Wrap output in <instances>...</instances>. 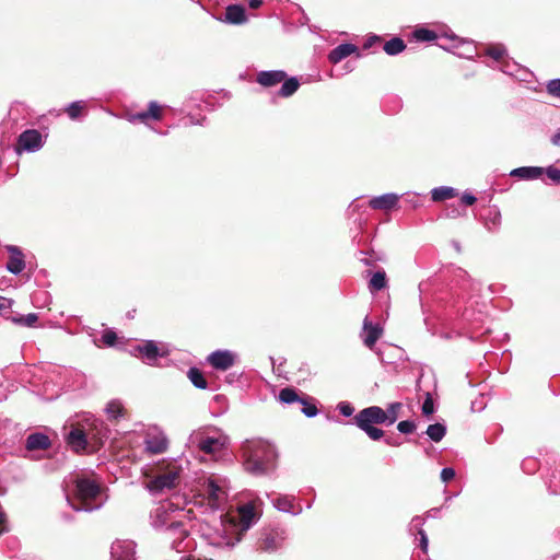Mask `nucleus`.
Listing matches in <instances>:
<instances>
[{
  "label": "nucleus",
  "mask_w": 560,
  "mask_h": 560,
  "mask_svg": "<svg viewBox=\"0 0 560 560\" xmlns=\"http://www.w3.org/2000/svg\"><path fill=\"white\" fill-rule=\"evenodd\" d=\"M184 506L173 499L160 502L150 513V523L158 530H164L171 548L185 552L190 548L191 539L183 521Z\"/></svg>",
  "instance_id": "nucleus-1"
},
{
  "label": "nucleus",
  "mask_w": 560,
  "mask_h": 560,
  "mask_svg": "<svg viewBox=\"0 0 560 560\" xmlns=\"http://www.w3.org/2000/svg\"><path fill=\"white\" fill-rule=\"evenodd\" d=\"M107 438V428L103 421L94 416L84 415L75 422L69 423V431L65 434L67 445L75 453L94 448Z\"/></svg>",
  "instance_id": "nucleus-2"
},
{
  "label": "nucleus",
  "mask_w": 560,
  "mask_h": 560,
  "mask_svg": "<svg viewBox=\"0 0 560 560\" xmlns=\"http://www.w3.org/2000/svg\"><path fill=\"white\" fill-rule=\"evenodd\" d=\"M242 451L247 472L262 476L275 469L277 451L272 444L262 440L246 441Z\"/></svg>",
  "instance_id": "nucleus-3"
},
{
  "label": "nucleus",
  "mask_w": 560,
  "mask_h": 560,
  "mask_svg": "<svg viewBox=\"0 0 560 560\" xmlns=\"http://www.w3.org/2000/svg\"><path fill=\"white\" fill-rule=\"evenodd\" d=\"M101 492L100 485L89 478H79L75 481L72 497L66 495L68 504L77 512H92L98 510L103 503L96 502Z\"/></svg>",
  "instance_id": "nucleus-4"
},
{
  "label": "nucleus",
  "mask_w": 560,
  "mask_h": 560,
  "mask_svg": "<svg viewBox=\"0 0 560 560\" xmlns=\"http://www.w3.org/2000/svg\"><path fill=\"white\" fill-rule=\"evenodd\" d=\"M183 467L177 459L164 460L158 466L155 476L147 483L152 494L164 493L174 489L180 479Z\"/></svg>",
  "instance_id": "nucleus-5"
},
{
  "label": "nucleus",
  "mask_w": 560,
  "mask_h": 560,
  "mask_svg": "<svg viewBox=\"0 0 560 560\" xmlns=\"http://www.w3.org/2000/svg\"><path fill=\"white\" fill-rule=\"evenodd\" d=\"M384 421L383 409L378 406L362 409L353 419L354 424L373 441H378L384 436V431L373 424H384Z\"/></svg>",
  "instance_id": "nucleus-6"
},
{
  "label": "nucleus",
  "mask_w": 560,
  "mask_h": 560,
  "mask_svg": "<svg viewBox=\"0 0 560 560\" xmlns=\"http://www.w3.org/2000/svg\"><path fill=\"white\" fill-rule=\"evenodd\" d=\"M287 539V530L281 527L264 528L257 540V549L265 552H275L282 548Z\"/></svg>",
  "instance_id": "nucleus-7"
},
{
  "label": "nucleus",
  "mask_w": 560,
  "mask_h": 560,
  "mask_svg": "<svg viewBox=\"0 0 560 560\" xmlns=\"http://www.w3.org/2000/svg\"><path fill=\"white\" fill-rule=\"evenodd\" d=\"M226 436H207L202 430L195 431L189 436V443L206 454H213L226 445Z\"/></svg>",
  "instance_id": "nucleus-8"
},
{
  "label": "nucleus",
  "mask_w": 560,
  "mask_h": 560,
  "mask_svg": "<svg viewBox=\"0 0 560 560\" xmlns=\"http://www.w3.org/2000/svg\"><path fill=\"white\" fill-rule=\"evenodd\" d=\"M3 248L9 254V259L5 264V269L14 275H21L26 268L25 255L23 250L16 245L7 244Z\"/></svg>",
  "instance_id": "nucleus-9"
},
{
  "label": "nucleus",
  "mask_w": 560,
  "mask_h": 560,
  "mask_svg": "<svg viewBox=\"0 0 560 560\" xmlns=\"http://www.w3.org/2000/svg\"><path fill=\"white\" fill-rule=\"evenodd\" d=\"M163 118L162 106L156 101L148 104V109L135 114H129L127 119L131 124H143L149 126L150 120H161Z\"/></svg>",
  "instance_id": "nucleus-10"
},
{
  "label": "nucleus",
  "mask_w": 560,
  "mask_h": 560,
  "mask_svg": "<svg viewBox=\"0 0 560 560\" xmlns=\"http://www.w3.org/2000/svg\"><path fill=\"white\" fill-rule=\"evenodd\" d=\"M138 355L144 363L149 365L155 364L159 358L166 355V351L158 347L155 341L148 340L135 348Z\"/></svg>",
  "instance_id": "nucleus-11"
},
{
  "label": "nucleus",
  "mask_w": 560,
  "mask_h": 560,
  "mask_svg": "<svg viewBox=\"0 0 560 560\" xmlns=\"http://www.w3.org/2000/svg\"><path fill=\"white\" fill-rule=\"evenodd\" d=\"M22 428L12 420H0V443L3 445L13 446L22 440Z\"/></svg>",
  "instance_id": "nucleus-12"
},
{
  "label": "nucleus",
  "mask_w": 560,
  "mask_h": 560,
  "mask_svg": "<svg viewBox=\"0 0 560 560\" xmlns=\"http://www.w3.org/2000/svg\"><path fill=\"white\" fill-rule=\"evenodd\" d=\"M236 359L237 355L230 350H215L208 355L207 361L213 369L226 371L234 365Z\"/></svg>",
  "instance_id": "nucleus-13"
},
{
  "label": "nucleus",
  "mask_w": 560,
  "mask_h": 560,
  "mask_svg": "<svg viewBox=\"0 0 560 560\" xmlns=\"http://www.w3.org/2000/svg\"><path fill=\"white\" fill-rule=\"evenodd\" d=\"M136 544L132 540H116L112 544V560H136Z\"/></svg>",
  "instance_id": "nucleus-14"
},
{
  "label": "nucleus",
  "mask_w": 560,
  "mask_h": 560,
  "mask_svg": "<svg viewBox=\"0 0 560 560\" xmlns=\"http://www.w3.org/2000/svg\"><path fill=\"white\" fill-rule=\"evenodd\" d=\"M205 493L209 499V504L211 508L220 510L223 508L228 493L221 488L213 479H209L205 485Z\"/></svg>",
  "instance_id": "nucleus-15"
},
{
  "label": "nucleus",
  "mask_w": 560,
  "mask_h": 560,
  "mask_svg": "<svg viewBox=\"0 0 560 560\" xmlns=\"http://www.w3.org/2000/svg\"><path fill=\"white\" fill-rule=\"evenodd\" d=\"M18 145L27 152H35L39 150L43 145L40 132L35 129L23 131L19 136Z\"/></svg>",
  "instance_id": "nucleus-16"
},
{
  "label": "nucleus",
  "mask_w": 560,
  "mask_h": 560,
  "mask_svg": "<svg viewBox=\"0 0 560 560\" xmlns=\"http://www.w3.org/2000/svg\"><path fill=\"white\" fill-rule=\"evenodd\" d=\"M145 451L151 454H161L166 451L168 441L161 431L149 432L144 440Z\"/></svg>",
  "instance_id": "nucleus-17"
},
{
  "label": "nucleus",
  "mask_w": 560,
  "mask_h": 560,
  "mask_svg": "<svg viewBox=\"0 0 560 560\" xmlns=\"http://www.w3.org/2000/svg\"><path fill=\"white\" fill-rule=\"evenodd\" d=\"M268 498H270L271 504L280 512L290 513L292 515H299L302 513L301 505L298 508L294 506L293 502L295 498L293 495L278 494L276 497H271L268 494Z\"/></svg>",
  "instance_id": "nucleus-18"
},
{
  "label": "nucleus",
  "mask_w": 560,
  "mask_h": 560,
  "mask_svg": "<svg viewBox=\"0 0 560 560\" xmlns=\"http://www.w3.org/2000/svg\"><path fill=\"white\" fill-rule=\"evenodd\" d=\"M399 201V196L394 192L384 194L373 197L369 200V205L374 210L388 211L394 209Z\"/></svg>",
  "instance_id": "nucleus-19"
},
{
  "label": "nucleus",
  "mask_w": 560,
  "mask_h": 560,
  "mask_svg": "<svg viewBox=\"0 0 560 560\" xmlns=\"http://www.w3.org/2000/svg\"><path fill=\"white\" fill-rule=\"evenodd\" d=\"M383 329L378 324H372L369 320V317L366 316L363 320V332H362V340L363 343L372 349L378 338L382 336Z\"/></svg>",
  "instance_id": "nucleus-20"
},
{
  "label": "nucleus",
  "mask_w": 560,
  "mask_h": 560,
  "mask_svg": "<svg viewBox=\"0 0 560 560\" xmlns=\"http://www.w3.org/2000/svg\"><path fill=\"white\" fill-rule=\"evenodd\" d=\"M285 78L287 73L283 70H267L258 72L256 81L265 88H272Z\"/></svg>",
  "instance_id": "nucleus-21"
},
{
  "label": "nucleus",
  "mask_w": 560,
  "mask_h": 560,
  "mask_svg": "<svg viewBox=\"0 0 560 560\" xmlns=\"http://www.w3.org/2000/svg\"><path fill=\"white\" fill-rule=\"evenodd\" d=\"M50 439L42 432L30 434L25 441V448L27 451H43L50 447Z\"/></svg>",
  "instance_id": "nucleus-22"
},
{
  "label": "nucleus",
  "mask_w": 560,
  "mask_h": 560,
  "mask_svg": "<svg viewBox=\"0 0 560 560\" xmlns=\"http://www.w3.org/2000/svg\"><path fill=\"white\" fill-rule=\"evenodd\" d=\"M358 51V47L350 43H343L335 47L329 54H328V60L329 62L336 65L340 62L342 59L349 57L350 55Z\"/></svg>",
  "instance_id": "nucleus-23"
},
{
  "label": "nucleus",
  "mask_w": 560,
  "mask_h": 560,
  "mask_svg": "<svg viewBox=\"0 0 560 560\" xmlns=\"http://www.w3.org/2000/svg\"><path fill=\"white\" fill-rule=\"evenodd\" d=\"M240 527L242 532H246L255 523L256 513L250 503L243 504L238 508Z\"/></svg>",
  "instance_id": "nucleus-24"
},
{
  "label": "nucleus",
  "mask_w": 560,
  "mask_h": 560,
  "mask_svg": "<svg viewBox=\"0 0 560 560\" xmlns=\"http://www.w3.org/2000/svg\"><path fill=\"white\" fill-rule=\"evenodd\" d=\"M224 21L230 24L240 25L246 22L245 9L238 4L228 5L225 9Z\"/></svg>",
  "instance_id": "nucleus-25"
},
{
  "label": "nucleus",
  "mask_w": 560,
  "mask_h": 560,
  "mask_svg": "<svg viewBox=\"0 0 560 560\" xmlns=\"http://www.w3.org/2000/svg\"><path fill=\"white\" fill-rule=\"evenodd\" d=\"M544 172L545 168L540 166H522L511 171L510 175L521 179L530 180L539 178Z\"/></svg>",
  "instance_id": "nucleus-26"
},
{
  "label": "nucleus",
  "mask_w": 560,
  "mask_h": 560,
  "mask_svg": "<svg viewBox=\"0 0 560 560\" xmlns=\"http://www.w3.org/2000/svg\"><path fill=\"white\" fill-rule=\"evenodd\" d=\"M455 196H457L456 189L448 186H440L431 190V198L435 202L444 201L446 199L454 198Z\"/></svg>",
  "instance_id": "nucleus-27"
},
{
  "label": "nucleus",
  "mask_w": 560,
  "mask_h": 560,
  "mask_svg": "<svg viewBox=\"0 0 560 560\" xmlns=\"http://www.w3.org/2000/svg\"><path fill=\"white\" fill-rule=\"evenodd\" d=\"M383 49L388 56H397L406 49V44L400 37H393L384 44Z\"/></svg>",
  "instance_id": "nucleus-28"
},
{
  "label": "nucleus",
  "mask_w": 560,
  "mask_h": 560,
  "mask_svg": "<svg viewBox=\"0 0 560 560\" xmlns=\"http://www.w3.org/2000/svg\"><path fill=\"white\" fill-rule=\"evenodd\" d=\"M387 287V278L384 270H377L374 272L369 282V289L371 292L381 291Z\"/></svg>",
  "instance_id": "nucleus-29"
},
{
  "label": "nucleus",
  "mask_w": 560,
  "mask_h": 560,
  "mask_svg": "<svg viewBox=\"0 0 560 560\" xmlns=\"http://www.w3.org/2000/svg\"><path fill=\"white\" fill-rule=\"evenodd\" d=\"M300 86V82L295 77L284 79L278 94L282 97H289L293 95Z\"/></svg>",
  "instance_id": "nucleus-30"
},
{
  "label": "nucleus",
  "mask_w": 560,
  "mask_h": 560,
  "mask_svg": "<svg viewBox=\"0 0 560 560\" xmlns=\"http://www.w3.org/2000/svg\"><path fill=\"white\" fill-rule=\"evenodd\" d=\"M401 407L402 404L396 401L389 404L386 410L383 409V416L385 418L384 424H394L398 419V412L400 411Z\"/></svg>",
  "instance_id": "nucleus-31"
},
{
  "label": "nucleus",
  "mask_w": 560,
  "mask_h": 560,
  "mask_svg": "<svg viewBox=\"0 0 560 560\" xmlns=\"http://www.w3.org/2000/svg\"><path fill=\"white\" fill-rule=\"evenodd\" d=\"M187 376L192 383V385L199 389H206L208 383L202 374V372L197 368H190L187 372Z\"/></svg>",
  "instance_id": "nucleus-32"
},
{
  "label": "nucleus",
  "mask_w": 560,
  "mask_h": 560,
  "mask_svg": "<svg viewBox=\"0 0 560 560\" xmlns=\"http://www.w3.org/2000/svg\"><path fill=\"white\" fill-rule=\"evenodd\" d=\"M433 442H440L446 434V427L440 422L430 424L425 431Z\"/></svg>",
  "instance_id": "nucleus-33"
},
{
  "label": "nucleus",
  "mask_w": 560,
  "mask_h": 560,
  "mask_svg": "<svg viewBox=\"0 0 560 560\" xmlns=\"http://www.w3.org/2000/svg\"><path fill=\"white\" fill-rule=\"evenodd\" d=\"M279 400L283 404H287V405H290V404H293L295 401H302V398L299 397L298 393L295 392V389L293 388H290V387H285V388H282L279 393Z\"/></svg>",
  "instance_id": "nucleus-34"
},
{
  "label": "nucleus",
  "mask_w": 560,
  "mask_h": 560,
  "mask_svg": "<svg viewBox=\"0 0 560 560\" xmlns=\"http://www.w3.org/2000/svg\"><path fill=\"white\" fill-rule=\"evenodd\" d=\"M413 37L418 42H432L438 39V34L434 31L421 27L417 28L412 33Z\"/></svg>",
  "instance_id": "nucleus-35"
},
{
  "label": "nucleus",
  "mask_w": 560,
  "mask_h": 560,
  "mask_svg": "<svg viewBox=\"0 0 560 560\" xmlns=\"http://www.w3.org/2000/svg\"><path fill=\"white\" fill-rule=\"evenodd\" d=\"M124 407L119 400H112L106 406V412L110 419H118L122 416Z\"/></svg>",
  "instance_id": "nucleus-36"
},
{
  "label": "nucleus",
  "mask_w": 560,
  "mask_h": 560,
  "mask_svg": "<svg viewBox=\"0 0 560 560\" xmlns=\"http://www.w3.org/2000/svg\"><path fill=\"white\" fill-rule=\"evenodd\" d=\"M548 489L552 494H560V465L552 472Z\"/></svg>",
  "instance_id": "nucleus-37"
},
{
  "label": "nucleus",
  "mask_w": 560,
  "mask_h": 560,
  "mask_svg": "<svg viewBox=\"0 0 560 560\" xmlns=\"http://www.w3.org/2000/svg\"><path fill=\"white\" fill-rule=\"evenodd\" d=\"M84 108V103L82 101H75L68 105L66 108V112L70 119L74 120L78 119L81 115V112Z\"/></svg>",
  "instance_id": "nucleus-38"
},
{
  "label": "nucleus",
  "mask_w": 560,
  "mask_h": 560,
  "mask_svg": "<svg viewBox=\"0 0 560 560\" xmlns=\"http://www.w3.org/2000/svg\"><path fill=\"white\" fill-rule=\"evenodd\" d=\"M506 55V49L503 45H494L487 49V56L491 57L495 61L503 60Z\"/></svg>",
  "instance_id": "nucleus-39"
},
{
  "label": "nucleus",
  "mask_w": 560,
  "mask_h": 560,
  "mask_svg": "<svg viewBox=\"0 0 560 560\" xmlns=\"http://www.w3.org/2000/svg\"><path fill=\"white\" fill-rule=\"evenodd\" d=\"M38 316L35 313H30L24 316L13 317L12 322L22 326L32 327L37 322Z\"/></svg>",
  "instance_id": "nucleus-40"
},
{
  "label": "nucleus",
  "mask_w": 560,
  "mask_h": 560,
  "mask_svg": "<svg viewBox=\"0 0 560 560\" xmlns=\"http://www.w3.org/2000/svg\"><path fill=\"white\" fill-rule=\"evenodd\" d=\"M241 540L240 537H237L235 540H232L231 538L229 537H224V536H218V537H214L210 544L213 545V546H217V547H223V546H228V547H233L236 542H238Z\"/></svg>",
  "instance_id": "nucleus-41"
},
{
  "label": "nucleus",
  "mask_w": 560,
  "mask_h": 560,
  "mask_svg": "<svg viewBox=\"0 0 560 560\" xmlns=\"http://www.w3.org/2000/svg\"><path fill=\"white\" fill-rule=\"evenodd\" d=\"M397 430L402 434H410L416 430V423L412 420H404L397 424Z\"/></svg>",
  "instance_id": "nucleus-42"
},
{
  "label": "nucleus",
  "mask_w": 560,
  "mask_h": 560,
  "mask_svg": "<svg viewBox=\"0 0 560 560\" xmlns=\"http://www.w3.org/2000/svg\"><path fill=\"white\" fill-rule=\"evenodd\" d=\"M544 174L547 175L552 184H560V168L551 165L545 168Z\"/></svg>",
  "instance_id": "nucleus-43"
},
{
  "label": "nucleus",
  "mask_w": 560,
  "mask_h": 560,
  "mask_svg": "<svg viewBox=\"0 0 560 560\" xmlns=\"http://www.w3.org/2000/svg\"><path fill=\"white\" fill-rule=\"evenodd\" d=\"M548 94L560 98V79H552L547 83Z\"/></svg>",
  "instance_id": "nucleus-44"
},
{
  "label": "nucleus",
  "mask_w": 560,
  "mask_h": 560,
  "mask_svg": "<svg viewBox=\"0 0 560 560\" xmlns=\"http://www.w3.org/2000/svg\"><path fill=\"white\" fill-rule=\"evenodd\" d=\"M300 402L303 405L302 413L307 418H313L318 413V409L314 404L306 402L304 398Z\"/></svg>",
  "instance_id": "nucleus-45"
},
{
  "label": "nucleus",
  "mask_w": 560,
  "mask_h": 560,
  "mask_svg": "<svg viewBox=\"0 0 560 560\" xmlns=\"http://www.w3.org/2000/svg\"><path fill=\"white\" fill-rule=\"evenodd\" d=\"M424 518L415 516L409 524V533L411 535H419V528H423Z\"/></svg>",
  "instance_id": "nucleus-46"
},
{
  "label": "nucleus",
  "mask_w": 560,
  "mask_h": 560,
  "mask_svg": "<svg viewBox=\"0 0 560 560\" xmlns=\"http://www.w3.org/2000/svg\"><path fill=\"white\" fill-rule=\"evenodd\" d=\"M337 409L343 417H350L354 412L353 406L348 401H340Z\"/></svg>",
  "instance_id": "nucleus-47"
},
{
  "label": "nucleus",
  "mask_w": 560,
  "mask_h": 560,
  "mask_svg": "<svg viewBox=\"0 0 560 560\" xmlns=\"http://www.w3.org/2000/svg\"><path fill=\"white\" fill-rule=\"evenodd\" d=\"M419 547L424 555L428 552L429 539L423 528H419Z\"/></svg>",
  "instance_id": "nucleus-48"
},
{
  "label": "nucleus",
  "mask_w": 560,
  "mask_h": 560,
  "mask_svg": "<svg viewBox=\"0 0 560 560\" xmlns=\"http://www.w3.org/2000/svg\"><path fill=\"white\" fill-rule=\"evenodd\" d=\"M522 467L525 472L532 474L538 468V464L535 458H526L523 462Z\"/></svg>",
  "instance_id": "nucleus-49"
},
{
  "label": "nucleus",
  "mask_w": 560,
  "mask_h": 560,
  "mask_svg": "<svg viewBox=\"0 0 560 560\" xmlns=\"http://www.w3.org/2000/svg\"><path fill=\"white\" fill-rule=\"evenodd\" d=\"M434 412V405L431 396L428 394L425 400L422 404V413L424 416H430Z\"/></svg>",
  "instance_id": "nucleus-50"
},
{
  "label": "nucleus",
  "mask_w": 560,
  "mask_h": 560,
  "mask_svg": "<svg viewBox=\"0 0 560 560\" xmlns=\"http://www.w3.org/2000/svg\"><path fill=\"white\" fill-rule=\"evenodd\" d=\"M117 336L113 330H107L102 336V340L107 346H114L116 342Z\"/></svg>",
  "instance_id": "nucleus-51"
},
{
  "label": "nucleus",
  "mask_w": 560,
  "mask_h": 560,
  "mask_svg": "<svg viewBox=\"0 0 560 560\" xmlns=\"http://www.w3.org/2000/svg\"><path fill=\"white\" fill-rule=\"evenodd\" d=\"M517 68V65L515 62H509L505 60H502V65L500 67V70L509 75H514V69Z\"/></svg>",
  "instance_id": "nucleus-52"
},
{
  "label": "nucleus",
  "mask_w": 560,
  "mask_h": 560,
  "mask_svg": "<svg viewBox=\"0 0 560 560\" xmlns=\"http://www.w3.org/2000/svg\"><path fill=\"white\" fill-rule=\"evenodd\" d=\"M455 477V470L452 467H445L441 471V479L443 482H448Z\"/></svg>",
  "instance_id": "nucleus-53"
},
{
  "label": "nucleus",
  "mask_w": 560,
  "mask_h": 560,
  "mask_svg": "<svg viewBox=\"0 0 560 560\" xmlns=\"http://www.w3.org/2000/svg\"><path fill=\"white\" fill-rule=\"evenodd\" d=\"M381 40H382V37H381V36L375 35V34L370 35V36L366 38V40H365V43H364V45H363V48H364V49H370V48H372L376 43H380Z\"/></svg>",
  "instance_id": "nucleus-54"
},
{
  "label": "nucleus",
  "mask_w": 560,
  "mask_h": 560,
  "mask_svg": "<svg viewBox=\"0 0 560 560\" xmlns=\"http://www.w3.org/2000/svg\"><path fill=\"white\" fill-rule=\"evenodd\" d=\"M460 200L465 206H472L477 201V198L469 192H464Z\"/></svg>",
  "instance_id": "nucleus-55"
},
{
  "label": "nucleus",
  "mask_w": 560,
  "mask_h": 560,
  "mask_svg": "<svg viewBox=\"0 0 560 560\" xmlns=\"http://www.w3.org/2000/svg\"><path fill=\"white\" fill-rule=\"evenodd\" d=\"M491 223H492V225H493V230H495V229L500 225V223H501V215H500V213H499V212H497V213L494 214V217L491 219ZM486 225H487V229H488L489 231H492V228L490 226V223H489V222H487V223H486Z\"/></svg>",
  "instance_id": "nucleus-56"
},
{
  "label": "nucleus",
  "mask_w": 560,
  "mask_h": 560,
  "mask_svg": "<svg viewBox=\"0 0 560 560\" xmlns=\"http://www.w3.org/2000/svg\"><path fill=\"white\" fill-rule=\"evenodd\" d=\"M12 305V301L8 298L0 296V311H4L10 308Z\"/></svg>",
  "instance_id": "nucleus-57"
},
{
  "label": "nucleus",
  "mask_w": 560,
  "mask_h": 560,
  "mask_svg": "<svg viewBox=\"0 0 560 560\" xmlns=\"http://www.w3.org/2000/svg\"><path fill=\"white\" fill-rule=\"evenodd\" d=\"M551 143L556 147H560V128L557 132L551 137Z\"/></svg>",
  "instance_id": "nucleus-58"
},
{
  "label": "nucleus",
  "mask_w": 560,
  "mask_h": 560,
  "mask_svg": "<svg viewBox=\"0 0 560 560\" xmlns=\"http://www.w3.org/2000/svg\"><path fill=\"white\" fill-rule=\"evenodd\" d=\"M429 283L428 282H420L419 283V292H420V301H422V294L425 290H428ZM421 306L423 307V302H421Z\"/></svg>",
  "instance_id": "nucleus-59"
},
{
  "label": "nucleus",
  "mask_w": 560,
  "mask_h": 560,
  "mask_svg": "<svg viewBox=\"0 0 560 560\" xmlns=\"http://www.w3.org/2000/svg\"><path fill=\"white\" fill-rule=\"evenodd\" d=\"M7 530L4 514L0 512V535Z\"/></svg>",
  "instance_id": "nucleus-60"
},
{
  "label": "nucleus",
  "mask_w": 560,
  "mask_h": 560,
  "mask_svg": "<svg viewBox=\"0 0 560 560\" xmlns=\"http://www.w3.org/2000/svg\"><path fill=\"white\" fill-rule=\"evenodd\" d=\"M262 0H248V4L252 9H257L261 5Z\"/></svg>",
  "instance_id": "nucleus-61"
},
{
  "label": "nucleus",
  "mask_w": 560,
  "mask_h": 560,
  "mask_svg": "<svg viewBox=\"0 0 560 560\" xmlns=\"http://www.w3.org/2000/svg\"><path fill=\"white\" fill-rule=\"evenodd\" d=\"M385 442H386L388 445H393V446L397 445V443H395V442H394V440H392V439H389V438H388V439H386V440H385Z\"/></svg>",
  "instance_id": "nucleus-62"
},
{
  "label": "nucleus",
  "mask_w": 560,
  "mask_h": 560,
  "mask_svg": "<svg viewBox=\"0 0 560 560\" xmlns=\"http://www.w3.org/2000/svg\"><path fill=\"white\" fill-rule=\"evenodd\" d=\"M445 37H447V38H450L452 40L457 39V37L454 34L448 35L447 33H445Z\"/></svg>",
  "instance_id": "nucleus-63"
},
{
  "label": "nucleus",
  "mask_w": 560,
  "mask_h": 560,
  "mask_svg": "<svg viewBox=\"0 0 560 560\" xmlns=\"http://www.w3.org/2000/svg\"><path fill=\"white\" fill-rule=\"evenodd\" d=\"M434 510L428 511V516H434V513H432Z\"/></svg>",
  "instance_id": "nucleus-64"
}]
</instances>
